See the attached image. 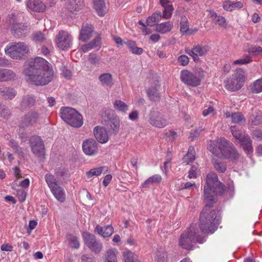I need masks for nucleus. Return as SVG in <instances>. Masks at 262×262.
Returning a JSON list of instances; mask_svg holds the SVG:
<instances>
[{
  "label": "nucleus",
  "instance_id": "37",
  "mask_svg": "<svg viewBox=\"0 0 262 262\" xmlns=\"http://www.w3.org/2000/svg\"><path fill=\"white\" fill-rule=\"evenodd\" d=\"M123 257L124 262H140L138 256L129 250L124 251Z\"/></svg>",
  "mask_w": 262,
  "mask_h": 262
},
{
  "label": "nucleus",
  "instance_id": "57",
  "mask_svg": "<svg viewBox=\"0 0 262 262\" xmlns=\"http://www.w3.org/2000/svg\"><path fill=\"white\" fill-rule=\"evenodd\" d=\"M196 187L195 183H191L190 182H187L186 183H182L181 185L180 189H193Z\"/></svg>",
  "mask_w": 262,
  "mask_h": 262
},
{
  "label": "nucleus",
  "instance_id": "47",
  "mask_svg": "<svg viewBox=\"0 0 262 262\" xmlns=\"http://www.w3.org/2000/svg\"><path fill=\"white\" fill-rule=\"evenodd\" d=\"M252 91L256 93L262 92V78L256 80L253 83Z\"/></svg>",
  "mask_w": 262,
  "mask_h": 262
},
{
  "label": "nucleus",
  "instance_id": "39",
  "mask_svg": "<svg viewBox=\"0 0 262 262\" xmlns=\"http://www.w3.org/2000/svg\"><path fill=\"white\" fill-rule=\"evenodd\" d=\"M66 8L70 12L78 11L80 9V5L76 0H68L66 4Z\"/></svg>",
  "mask_w": 262,
  "mask_h": 262
},
{
  "label": "nucleus",
  "instance_id": "50",
  "mask_svg": "<svg viewBox=\"0 0 262 262\" xmlns=\"http://www.w3.org/2000/svg\"><path fill=\"white\" fill-rule=\"evenodd\" d=\"M68 170L63 166H59L55 168V174L57 177H62L67 174Z\"/></svg>",
  "mask_w": 262,
  "mask_h": 262
},
{
  "label": "nucleus",
  "instance_id": "21",
  "mask_svg": "<svg viewBox=\"0 0 262 262\" xmlns=\"http://www.w3.org/2000/svg\"><path fill=\"white\" fill-rule=\"evenodd\" d=\"M118 253V250L115 248L107 249L105 251L103 257L104 262H117Z\"/></svg>",
  "mask_w": 262,
  "mask_h": 262
},
{
  "label": "nucleus",
  "instance_id": "46",
  "mask_svg": "<svg viewBox=\"0 0 262 262\" xmlns=\"http://www.w3.org/2000/svg\"><path fill=\"white\" fill-rule=\"evenodd\" d=\"M104 168V167L101 166L92 169L90 171L86 172V175L88 178H91L93 176H99L101 174Z\"/></svg>",
  "mask_w": 262,
  "mask_h": 262
},
{
  "label": "nucleus",
  "instance_id": "26",
  "mask_svg": "<svg viewBox=\"0 0 262 262\" xmlns=\"http://www.w3.org/2000/svg\"><path fill=\"white\" fill-rule=\"evenodd\" d=\"M16 74L12 70L6 69H0V81H7L14 79Z\"/></svg>",
  "mask_w": 262,
  "mask_h": 262
},
{
  "label": "nucleus",
  "instance_id": "63",
  "mask_svg": "<svg viewBox=\"0 0 262 262\" xmlns=\"http://www.w3.org/2000/svg\"><path fill=\"white\" fill-rule=\"evenodd\" d=\"M82 262H96L95 258L88 254H83L81 257Z\"/></svg>",
  "mask_w": 262,
  "mask_h": 262
},
{
  "label": "nucleus",
  "instance_id": "64",
  "mask_svg": "<svg viewBox=\"0 0 262 262\" xmlns=\"http://www.w3.org/2000/svg\"><path fill=\"white\" fill-rule=\"evenodd\" d=\"M214 111V108L212 106H210L208 107V108H205L203 110L202 114L204 117H206L209 114L213 113Z\"/></svg>",
  "mask_w": 262,
  "mask_h": 262
},
{
  "label": "nucleus",
  "instance_id": "62",
  "mask_svg": "<svg viewBox=\"0 0 262 262\" xmlns=\"http://www.w3.org/2000/svg\"><path fill=\"white\" fill-rule=\"evenodd\" d=\"M34 39L36 41H41L45 39V36L41 32H36L33 34Z\"/></svg>",
  "mask_w": 262,
  "mask_h": 262
},
{
  "label": "nucleus",
  "instance_id": "54",
  "mask_svg": "<svg viewBox=\"0 0 262 262\" xmlns=\"http://www.w3.org/2000/svg\"><path fill=\"white\" fill-rule=\"evenodd\" d=\"M251 60L250 57L248 56H246L245 57L238 59L234 60L233 62V64H245L249 63L251 62Z\"/></svg>",
  "mask_w": 262,
  "mask_h": 262
},
{
  "label": "nucleus",
  "instance_id": "43",
  "mask_svg": "<svg viewBox=\"0 0 262 262\" xmlns=\"http://www.w3.org/2000/svg\"><path fill=\"white\" fill-rule=\"evenodd\" d=\"M230 131L232 133L233 137L237 139L239 142L243 140V138L246 136L248 135L247 134H242L239 130H238L235 126H231L230 127Z\"/></svg>",
  "mask_w": 262,
  "mask_h": 262
},
{
  "label": "nucleus",
  "instance_id": "56",
  "mask_svg": "<svg viewBox=\"0 0 262 262\" xmlns=\"http://www.w3.org/2000/svg\"><path fill=\"white\" fill-rule=\"evenodd\" d=\"M178 62L182 66H187L189 62V58L186 55H181L178 58Z\"/></svg>",
  "mask_w": 262,
  "mask_h": 262
},
{
  "label": "nucleus",
  "instance_id": "24",
  "mask_svg": "<svg viewBox=\"0 0 262 262\" xmlns=\"http://www.w3.org/2000/svg\"><path fill=\"white\" fill-rule=\"evenodd\" d=\"M16 91L12 88L3 87L0 88V95L7 100H12L16 95Z\"/></svg>",
  "mask_w": 262,
  "mask_h": 262
},
{
  "label": "nucleus",
  "instance_id": "29",
  "mask_svg": "<svg viewBox=\"0 0 262 262\" xmlns=\"http://www.w3.org/2000/svg\"><path fill=\"white\" fill-rule=\"evenodd\" d=\"M208 12L209 15L214 23L217 24L221 27H226V20L224 17L217 15L215 12L211 10L208 11Z\"/></svg>",
  "mask_w": 262,
  "mask_h": 262
},
{
  "label": "nucleus",
  "instance_id": "10",
  "mask_svg": "<svg viewBox=\"0 0 262 262\" xmlns=\"http://www.w3.org/2000/svg\"><path fill=\"white\" fill-rule=\"evenodd\" d=\"M180 79L187 85L197 86L201 83V78L196 73L184 70L181 72Z\"/></svg>",
  "mask_w": 262,
  "mask_h": 262
},
{
  "label": "nucleus",
  "instance_id": "49",
  "mask_svg": "<svg viewBox=\"0 0 262 262\" xmlns=\"http://www.w3.org/2000/svg\"><path fill=\"white\" fill-rule=\"evenodd\" d=\"M173 11V8L172 6L164 8V11L162 17L165 19L170 18L171 17Z\"/></svg>",
  "mask_w": 262,
  "mask_h": 262
},
{
  "label": "nucleus",
  "instance_id": "61",
  "mask_svg": "<svg viewBox=\"0 0 262 262\" xmlns=\"http://www.w3.org/2000/svg\"><path fill=\"white\" fill-rule=\"evenodd\" d=\"M253 138L257 141L262 140V130H255L252 132Z\"/></svg>",
  "mask_w": 262,
  "mask_h": 262
},
{
  "label": "nucleus",
  "instance_id": "11",
  "mask_svg": "<svg viewBox=\"0 0 262 262\" xmlns=\"http://www.w3.org/2000/svg\"><path fill=\"white\" fill-rule=\"evenodd\" d=\"M108 118V120L106 123V125L108 129L112 133L116 134L118 133L120 128V122L119 118L116 116L113 118H110V116L113 115L114 111L112 108H105L102 111Z\"/></svg>",
  "mask_w": 262,
  "mask_h": 262
},
{
  "label": "nucleus",
  "instance_id": "58",
  "mask_svg": "<svg viewBox=\"0 0 262 262\" xmlns=\"http://www.w3.org/2000/svg\"><path fill=\"white\" fill-rule=\"evenodd\" d=\"M17 194L20 202H23L25 201L27 195L26 192L23 189H19L17 191Z\"/></svg>",
  "mask_w": 262,
  "mask_h": 262
},
{
  "label": "nucleus",
  "instance_id": "34",
  "mask_svg": "<svg viewBox=\"0 0 262 262\" xmlns=\"http://www.w3.org/2000/svg\"><path fill=\"white\" fill-rule=\"evenodd\" d=\"M124 44L128 48L130 52L134 54L141 55L143 52L142 48L137 47L136 43L134 41L127 40L124 42Z\"/></svg>",
  "mask_w": 262,
  "mask_h": 262
},
{
  "label": "nucleus",
  "instance_id": "14",
  "mask_svg": "<svg viewBox=\"0 0 262 262\" xmlns=\"http://www.w3.org/2000/svg\"><path fill=\"white\" fill-rule=\"evenodd\" d=\"M82 150L83 152L88 156H95L98 152V143L94 139H86L83 142Z\"/></svg>",
  "mask_w": 262,
  "mask_h": 262
},
{
  "label": "nucleus",
  "instance_id": "2",
  "mask_svg": "<svg viewBox=\"0 0 262 262\" xmlns=\"http://www.w3.org/2000/svg\"><path fill=\"white\" fill-rule=\"evenodd\" d=\"M26 80L35 85H45L51 82L54 71L52 65L46 60L36 57L27 61L23 72Z\"/></svg>",
  "mask_w": 262,
  "mask_h": 262
},
{
  "label": "nucleus",
  "instance_id": "35",
  "mask_svg": "<svg viewBox=\"0 0 262 262\" xmlns=\"http://www.w3.org/2000/svg\"><path fill=\"white\" fill-rule=\"evenodd\" d=\"M173 28V24L170 21L161 23L156 26V31L161 33H165L169 32Z\"/></svg>",
  "mask_w": 262,
  "mask_h": 262
},
{
  "label": "nucleus",
  "instance_id": "31",
  "mask_svg": "<svg viewBox=\"0 0 262 262\" xmlns=\"http://www.w3.org/2000/svg\"><path fill=\"white\" fill-rule=\"evenodd\" d=\"M162 180V177L160 174H155L145 180L142 184L143 188H148L155 184H159Z\"/></svg>",
  "mask_w": 262,
  "mask_h": 262
},
{
  "label": "nucleus",
  "instance_id": "19",
  "mask_svg": "<svg viewBox=\"0 0 262 262\" xmlns=\"http://www.w3.org/2000/svg\"><path fill=\"white\" fill-rule=\"evenodd\" d=\"M100 84L102 86L112 88L114 85V79L111 73H104L101 74L98 77Z\"/></svg>",
  "mask_w": 262,
  "mask_h": 262
},
{
  "label": "nucleus",
  "instance_id": "48",
  "mask_svg": "<svg viewBox=\"0 0 262 262\" xmlns=\"http://www.w3.org/2000/svg\"><path fill=\"white\" fill-rule=\"evenodd\" d=\"M156 262H168L167 254L165 252H158L155 257Z\"/></svg>",
  "mask_w": 262,
  "mask_h": 262
},
{
  "label": "nucleus",
  "instance_id": "3",
  "mask_svg": "<svg viewBox=\"0 0 262 262\" xmlns=\"http://www.w3.org/2000/svg\"><path fill=\"white\" fill-rule=\"evenodd\" d=\"M207 148L218 157L234 161L239 155L233 144L224 138L210 141Z\"/></svg>",
  "mask_w": 262,
  "mask_h": 262
},
{
  "label": "nucleus",
  "instance_id": "15",
  "mask_svg": "<svg viewBox=\"0 0 262 262\" xmlns=\"http://www.w3.org/2000/svg\"><path fill=\"white\" fill-rule=\"evenodd\" d=\"M185 52L192 57L194 62H196L200 61L199 57L205 55L207 50L205 47H202L198 45L194 46L191 49L189 48L186 49Z\"/></svg>",
  "mask_w": 262,
  "mask_h": 262
},
{
  "label": "nucleus",
  "instance_id": "23",
  "mask_svg": "<svg viewBox=\"0 0 262 262\" xmlns=\"http://www.w3.org/2000/svg\"><path fill=\"white\" fill-rule=\"evenodd\" d=\"M95 232L104 237H107L113 234L114 229L111 225H107L103 227L97 225L95 229Z\"/></svg>",
  "mask_w": 262,
  "mask_h": 262
},
{
  "label": "nucleus",
  "instance_id": "9",
  "mask_svg": "<svg viewBox=\"0 0 262 262\" xmlns=\"http://www.w3.org/2000/svg\"><path fill=\"white\" fill-rule=\"evenodd\" d=\"M83 237L84 243L92 252L98 254L102 251V243L97 240L94 235L85 233L83 234Z\"/></svg>",
  "mask_w": 262,
  "mask_h": 262
},
{
  "label": "nucleus",
  "instance_id": "32",
  "mask_svg": "<svg viewBox=\"0 0 262 262\" xmlns=\"http://www.w3.org/2000/svg\"><path fill=\"white\" fill-rule=\"evenodd\" d=\"M243 7V4L241 2H233L231 1L225 2L223 5L224 9L228 11L241 9Z\"/></svg>",
  "mask_w": 262,
  "mask_h": 262
},
{
  "label": "nucleus",
  "instance_id": "28",
  "mask_svg": "<svg viewBox=\"0 0 262 262\" xmlns=\"http://www.w3.org/2000/svg\"><path fill=\"white\" fill-rule=\"evenodd\" d=\"M239 142L243 149L247 155H250L253 152V149L252 145V141L249 135L243 137V140Z\"/></svg>",
  "mask_w": 262,
  "mask_h": 262
},
{
  "label": "nucleus",
  "instance_id": "6",
  "mask_svg": "<svg viewBox=\"0 0 262 262\" xmlns=\"http://www.w3.org/2000/svg\"><path fill=\"white\" fill-rule=\"evenodd\" d=\"M45 181L54 196L59 202H63L66 200V194L62 187L54 176L47 173L45 176Z\"/></svg>",
  "mask_w": 262,
  "mask_h": 262
},
{
  "label": "nucleus",
  "instance_id": "41",
  "mask_svg": "<svg viewBox=\"0 0 262 262\" xmlns=\"http://www.w3.org/2000/svg\"><path fill=\"white\" fill-rule=\"evenodd\" d=\"M232 122L235 124H239L245 122L244 115L239 112L233 113L231 115Z\"/></svg>",
  "mask_w": 262,
  "mask_h": 262
},
{
  "label": "nucleus",
  "instance_id": "8",
  "mask_svg": "<svg viewBox=\"0 0 262 262\" xmlns=\"http://www.w3.org/2000/svg\"><path fill=\"white\" fill-rule=\"evenodd\" d=\"M29 143L33 153L40 160L44 159L45 147L42 139L38 136H32Z\"/></svg>",
  "mask_w": 262,
  "mask_h": 262
},
{
  "label": "nucleus",
  "instance_id": "7",
  "mask_svg": "<svg viewBox=\"0 0 262 262\" xmlns=\"http://www.w3.org/2000/svg\"><path fill=\"white\" fill-rule=\"evenodd\" d=\"M5 52L12 59H19L24 54L28 53L29 49L25 43L18 42L7 46L5 49Z\"/></svg>",
  "mask_w": 262,
  "mask_h": 262
},
{
  "label": "nucleus",
  "instance_id": "33",
  "mask_svg": "<svg viewBox=\"0 0 262 262\" xmlns=\"http://www.w3.org/2000/svg\"><path fill=\"white\" fill-rule=\"evenodd\" d=\"M158 82L154 87H151L147 90V94L149 99L151 101H156L160 99V95L158 92Z\"/></svg>",
  "mask_w": 262,
  "mask_h": 262
},
{
  "label": "nucleus",
  "instance_id": "30",
  "mask_svg": "<svg viewBox=\"0 0 262 262\" xmlns=\"http://www.w3.org/2000/svg\"><path fill=\"white\" fill-rule=\"evenodd\" d=\"M35 103V99L34 97L30 95H27L24 96L20 103V109L25 110L27 108L33 106Z\"/></svg>",
  "mask_w": 262,
  "mask_h": 262
},
{
  "label": "nucleus",
  "instance_id": "59",
  "mask_svg": "<svg viewBox=\"0 0 262 262\" xmlns=\"http://www.w3.org/2000/svg\"><path fill=\"white\" fill-rule=\"evenodd\" d=\"M128 118L133 121H137L139 119V112L137 110H133L128 115Z\"/></svg>",
  "mask_w": 262,
  "mask_h": 262
},
{
  "label": "nucleus",
  "instance_id": "18",
  "mask_svg": "<svg viewBox=\"0 0 262 262\" xmlns=\"http://www.w3.org/2000/svg\"><path fill=\"white\" fill-rule=\"evenodd\" d=\"M39 118L38 113L35 111H30L26 114L21 120L23 127L28 126L36 123Z\"/></svg>",
  "mask_w": 262,
  "mask_h": 262
},
{
  "label": "nucleus",
  "instance_id": "1",
  "mask_svg": "<svg viewBox=\"0 0 262 262\" xmlns=\"http://www.w3.org/2000/svg\"><path fill=\"white\" fill-rule=\"evenodd\" d=\"M225 191L224 185L218 180L217 176L209 173L206 177L204 187V201L205 206L200 216V230L196 229L195 225H191L180 236L179 244L183 249L190 250L193 244L203 243L205 241L204 234L213 233L220 223V216L218 211L211 207L216 202V197L222 195Z\"/></svg>",
  "mask_w": 262,
  "mask_h": 262
},
{
  "label": "nucleus",
  "instance_id": "4",
  "mask_svg": "<svg viewBox=\"0 0 262 262\" xmlns=\"http://www.w3.org/2000/svg\"><path fill=\"white\" fill-rule=\"evenodd\" d=\"M60 116L64 122L74 127H80L83 123L82 115L70 107H61Z\"/></svg>",
  "mask_w": 262,
  "mask_h": 262
},
{
  "label": "nucleus",
  "instance_id": "44",
  "mask_svg": "<svg viewBox=\"0 0 262 262\" xmlns=\"http://www.w3.org/2000/svg\"><path fill=\"white\" fill-rule=\"evenodd\" d=\"M180 31L183 33H187L189 31L188 19L185 16H182L180 21Z\"/></svg>",
  "mask_w": 262,
  "mask_h": 262
},
{
  "label": "nucleus",
  "instance_id": "38",
  "mask_svg": "<svg viewBox=\"0 0 262 262\" xmlns=\"http://www.w3.org/2000/svg\"><path fill=\"white\" fill-rule=\"evenodd\" d=\"M195 160V151L193 147L189 146L187 154L183 158V163L188 164Z\"/></svg>",
  "mask_w": 262,
  "mask_h": 262
},
{
  "label": "nucleus",
  "instance_id": "25",
  "mask_svg": "<svg viewBox=\"0 0 262 262\" xmlns=\"http://www.w3.org/2000/svg\"><path fill=\"white\" fill-rule=\"evenodd\" d=\"M14 34L18 37L28 33V27L23 24H15L13 27Z\"/></svg>",
  "mask_w": 262,
  "mask_h": 262
},
{
  "label": "nucleus",
  "instance_id": "51",
  "mask_svg": "<svg viewBox=\"0 0 262 262\" xmlns=\"http://www.w3.org/2000/svg\"><path fill=\"white\" fill-rule=\"evenodd\" d=\"M199 170L198 167L192 166L191 169L189 170L188 173V177L189 179L196 178L199 174Z\"/></svg>",
  "mask_w": 262,
  "mask_h": 262
},
{
  "label": "nucleus",
  "instance_id": "27",
  "mask_svg": "<svg viewBox=\"0 0 262 262\" xmlns=\"http://www.w3.org/2000/svg\"><path fill=\"white\" fill-rule=\"evenodd\" d=\"M93 6L99 16L104 15L106 13V7L104 0H93Z\"/></svg>",
  "mask_w": 262,
  "mask_h": 262
},
{
  "label": "nucleus",
  "instance_id": "53",
  "mask_svg": "<svg viewBox=\"0 0 262 262\" xmlns=\"http://www.w3.org/2000/svg\"><path fill=\"white\" fill-rule=\"evenodd\" d=\"M61 75L66 79H70L72 77V74L71 71L67 67L63 66L61 68Z\"/></svg>",
  "mask_w": 262,
  "mask_h": 262
},
{
  "label": "nucleus",
  "instance_id": "40",
  "mask_svg": "<svg viewBox=\"0 0 262 262\" xmlns=\"http://www.w3.org/2000/svg\"><path fill=\"white\" fill-rule=\"evenodd\" d=\"M161 17L162 15L160 12L153 14L147 18L146 25L151 27L154 26L160 20Z\"/></svg>",
  "mask_w": 262,
  "mask_h": 262
},
{
  "label": "nucleus",
  "instance_id": "16",
  "mask_svg": "<svg viewBox=\"0 0 262 262\" xmlns=\"http://www.w3.org/2000/svg\"><path fill=\"white\" fill-rule=\"evenodd\" d=\"M93 132L96 139L99 143L103 144L108 141V134L104 127L97 126L94 127Z\"/></svg>",
  "mask_w": 262,
  "mask_h": 262
},
{
  "label": "nucleus",
  "instance_id": "5",
  "mask_svg": "<svg viewBox=\"0 0 262 262\" xmlns=\"http://www.w3.org/2000/svg\"><path fill=\"white\" fill-rule=\"evenodd\" d=\"M245 79V72L242 69H238L224 81L225 88L231 92L238 91L244 86Z\"/></svg>",
  "mask_w": 262,
  "mask_h": 262
},
{
  "label": "nucleus",
  "instance_id": "22",
  "mask_svg": "<svg viewBox=\"0 0 262 262\" xmlns=\"http://www.w3.org/2000/svg\"><path fill=\"white\" fill-rule=\"evenodd\" d=\"M27 5L29 9L36 12H42L46 8L45 5L40 0H29Z\"/></svg>",
  "mask_w": 262,
  "mask_h": 262
},
{
  "label": "nucleus",
  "instance_id": "13",
  "mask_svg": "<svg viewBox=\"0 0 262 262\" xmlns=\"http://www.w3.org/2000/svg\"><path fill=\"white\" fill-rule=\"evenodd\" d=\"M56 43L59 48L67 50L72 45V36L68 32L61 30L56 36Z\"/></svg>",
  "mask_w": 262,
  "mask_h": 262
},
{
  "label": "nucleus",
  "instance_id": "17",
  "mask_svg": "<svg viewBox=\"0 0 262 262\" xmlns=\"http://www.w3.org/2000/svg\"><path fill=\"white\" fill-rule=\"evenodd\" d=\"M94 31V28L91 25H83L79 33V40L83 42L88 41L92 36Z\"/></svg>",
  "mask_w": 262,
  "mask_h": 262
},
{
  "label": "nucleus",
  "instance_id": "42",
  "mask_svg": "<svg viewBox=\"0 0 262 262\" xmlns=\"http://www.w3.org/2000/svg\"><path fill=\"white\" fill-rule=\"evenodd\" d=\"M67 239L70 246L74 249H78L80 244L77 237L73 235L69 234L67 235Z\"/></svg>",
  "mask_w": 262,
  "mask_h": 262
},
{
  "label": "nucleus",
  "instance_id": "52",
  "mask_svg": "<svg viewBox=\"0 0 262 262\" xmlns=\"http://www.w3.org/2000/svg\"><path fill=\"white\" fill-rule=\"evenodd\" d=\"M10 116V110L8 107L3 106L0 111V116L4 119H8Z\"/></svg>",
  "mask_w": 262,
  "mask_h": 262
},
{
  "label": "nucleus",
  "instance_id": "55",
  "mask_svg": "<svg viewBox=\"0 0 262 262\" xmlns=\"http://www.w3.org/2000/svg\"><path fill=\"white\" fill-rule=\"evenodd\" d=\"M251 124L254 125H258L262 123V115H257L251 117Z\"/></svg>",
  "mask_w": 262,
  "mask_h": 262
},
{
  "label": "nucleus",
  "instance_id": "60",
  "mask_svg": "<svg viewBox=\"0 0 262 262\" xmlns=\"http://www.w3.org/2000/svg\"><path fill=\"white\" fill-rule=\"evenodd\" d=\"M248 52L250 53L259 54L262 52V48L260 46H251L248 49Z\"/></svg>",
  "mask_w": 262,
  "mask_h": 262
},
{
  "label": "nucleus",
  "instance_id": "45",
  "mask_svg": "<svg viewBox=\"0 0 262 262\" xmlns=\"http://www.w3.org/2000/svg\"><path fill=\"white\" fill-rule=\"evenodd\" d=\"M213 164L215 170L221 173L225 172L227 169L226 163L217 161H213Z\"/></svg>",
  "mask_w": 262,
  "mask_h": 262
},
{
  "label": "nucleus",
  "instance_id": "20",
  "mask_svg": "<svg viewBox=\"0 0 262 262\" xmlns=\"http://www.w3.org/2000/svg\"><path fill=\"white\" fill-rule=\"evenodd\" d=\"M101 38L100 35H98L92 41L82 45L81 48L82 51L86 53L95 48L98 47V48H100L101 43Z\"/></svg>",
  "mask_w": 262,
  "mask_h": 262
},
{
  "label": "nucleus",
  "instance_id": "12",
  "mask_svg": "<svg viewBox=\"0 0 262 262\" xmlns=\"http://www.w3.org/2000/svg\"><path fill=\"white\" fill-rule=\"evenodd\" d=\"M148 121L153 126L158 128H163L168 124L167 120L164 118L163 114L155 110L150 112Z\"/></svg>",
  "mask_w": 262,
  "mask_h": 262
},
{
  "label": "nucleus",
  "instance_id": "36",
  "mask_svg": "<svg viewBox=\"0 0 262 262\" xmlns=\"http://www.w3.org/2000/svg\"><path fill=\"white\" fill-rule=\"evenodd\" d=\"M114 107L117 111L124 114L128 110V105L120 100H117L114 102Z\"/></svg>",
  "mask_w": 262,
  "mask_h": 262
}]
</instances>
